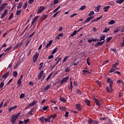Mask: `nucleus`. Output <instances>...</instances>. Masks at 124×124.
I'll use <instances>...</instances> for the list:
<instances>
[{
	"instance_id": "obj_13",
	"label": "nucleus",
	"mask_w": 124,
	"mask_h": 124,
	"mask_svg": "<svg viewBox=\"0 0 124 124\" xmlns=\"http://www.w3.org/2000/svg\"><path fill=\"white\" fill-rule=\"evenodd\" d=\"M8 75H9V72H7L6 74H5L4 75H3L2 76V78H3V79H6L7 76H8Z\"/></svg>"
},
{
	"instance_id": "obj_46",
	"label": "nucleus",
	"mask_w": 124,
	"mask_h": 124,
	"mask_svg": "<svg viewBox=\"0 0 124 124\" xmlns=\"http://www.w3.org/2000/svg\"><path fill=\"white\" fill-rule=\"evenodd\" d=\"M93 15H94V12H93V11H91L89 14V16H92Z\"/></svg>"
},
{
	"instance_id": "obj_55",
	"label": "nucleus",
	"mask_w": 124,
	"mask_h": 124,
	"mask_svg": "<svg viewBox=\"0 0 124 124\" xmlns=\"http://www.w3.org/2000/svg\"><path fill=\"white\" fill-rule=\"evenodd\" d=\"M59 13H60V11L57 12L55 14H54L52 17H56L59 14Z\"/></svg>"
},
{
	"instance_id": "obj_34",
	"label": "nucleus",
	"mask_w": 124,
	"mask_h": 124,
	"mask_svg": "<svg viewBox=\"0 0 124 124\" xmlns=\"http://www.w3.org/2000/svg\"><path fill=\"white\" fill-rule=\"evenodd\" d=\"M88 123L89 124H91L92 123H93V120L92 119H89L88 121H87Z\"/></svg>"
},
{
	"instance_id": "obj_7",
	"label": "nucleus",
	"mask_w": 124,
	"mask_h": 124,
	"mask_svg": "<svg viewBox=\"0 0 124 124\" xmlns=\"http://www.w3.org/2000/svg\"><path fill=\"white\" fill-rule=\"evenodd\" d=\"M68 79H69V77H66L65 78H63L61 81V84H63V83L66 82V81H67V80H68Z\"/></svg>"
},
{
	"instance_id": "obj_42",
	"label": "nucleus",
	"mask_w": 124,
	"mask_h": 124,
	"mask_svg": "<svg viewBox=\"0 0 124 124\" xmlns=\"http://www.w3.org/2000/svg\"><path fill=\"white\" fill-rule=\"evenodd\" d=\"M106 90H107L108 93H111V92L112 91H113V89L112 90V89L110 90V88L109 87H107Z\"/></svg>"
},
{
	"instance_id": "obj_40",
	"label": "nucleus",
	"mask_w": 124,
	"mask_h": 124,
	"mask_svg": "<svg viewBox=\"0 0 124 124\" xmlns=\"http://www.w3.org/2000/svg\"><path fill=\"white\" fill-rule=\"evenodd\" d=\"M43 64H44L43 62H41L39 64L40 66L39 67V70H40L41 68H42V66H43Z\"/></svg>"
},
{
	"instance_id": "obj_43",
	"label": "nucleus",
	"mask_w": 124,
	"mask_h": 124,
	"mask_svg": "<svg viewBox=\"0 0 124 124\" xmlns=\"http://www.w3.org/2000/svg\"><path fill=\"white\" fill-rule=\"evenodd\" d=\"M11 48H12V47L11 46L8 47L4 50V52H6V53H7V52H9V50H10V49H11Z\"/></svg>"
},
{
	"instance_id": "obj_63",
	"label": "nucleus",
	"mask_w": 124,
	"mask_h": 124,
	"mask_svg": "<svg viewBox=\"0 0 124 124\" xmlns=\"http://www.w3.org/2000/svg\"><path fill=\"white\" fill-rule=\"evenodd\" d=\"M68 114H69V112H68L67 111L65 112V117H66V118L68 117Z\"/></svg>"
},
{
	"instance_id": "obj_48",
	"label": "nucleus",
	"mask_w": 124,
	"mask_h": 124,
	"mask_svg": "<svg viewBox=\"0 0 124 124\" xmlns=\"http://www.w3.org/2000/svg\"><path fill=\"white\" fill-rule=\"evenodd\" d=\"M107 120V117H102L100 119V121H106Z\"/></svg>"
},
{
	"instance_id": "obj_38",
	"label": "nucleus",
	"mask_w": 124,
	"mask_h": 124,
	"mask_svg": "<svg viewBox=\"0 0 124 124\" xmlns=\"http://www.w3.org/2000/svg\"><path fill=\"white\" fill-rule=\"evenodd\" d=\"M101 8V5H98L96 7L97 9V12H99V10H100V9Z\"/></svg>"
},
{
	"instance_id": "obj_30",
	"label": "nucleus",
	"mask_w": 124,
	"mask_h": 124,
	"mask_svg": "<svg viewBox=\"0 0 124 124\" xmlns=\"http://www.w3.org/2000/svg\"><path fill=\"white\" fill-rule=\"evenodd\" d=\"M113 38V37H108L107 39V43H108V42L110 41V40H111V39Z\"/></svg>"
},
{
	"instance_id": "obj_39",
	"label": "nucleus",
	"mask_w": 124,
	"mask_h": 124,
	"mask_svg": "<svg viewBox=\"0 0 124 124\" xmlns=\"http://www.w3.org/2000/svg\"><path fill=\"white\" fill-rule=\"evenodd\" d=\"M21 12H22V10H17V11L16 12V15H17V16H19V15H20V14Z\"/></svg>"
},
{
	"instance_id": "obj_17",
	"label": "nucleus",
	"mask_w": 124,
	"mask_h": 124,
	"mask_svg": "<svg viewBox=\"0 0 124 124\" xmlns=\"http://www.w3.org/2000/svg\"><path fill=\"white\" fill-rule=\"evenodd\" d=\"M94 100L95 102H96V105L97 106H100V104H99V101L98 100H97V99L94 98Z\"/></svg>"
},
{
	"instance_id": "obj_15",
	"label": "nucleus",
	"mask_w": 124,
	"mask_h": 124,
	"mask_svg": "<svg viewBox=\"0 0 124 124\" xmlns=\"http://www.w3.org/2000/svg\"><path fill=\"white\" fill-rule=\"evenodd\" d=\"M17 106H14V107H12L11 108H10L9 109V111L10 112H11V111H12V110H15V109H16L17 108Z\"/></svg>"
},
{
	"instance_id": "obj_28",
	"label": "nucleus",
	"mask_w": 124,
	"mask_h": 124,
	"mask_svg": "<svg viewBox=\"0 0 124 124\" xmlns=\"http://www.w3.org/2000/svg\"><path fill=\"white\" fill-rule=\"evenodd\" d=\"M86 8H87V6L86 5H84V6H82L79 9V10H84V9H86Z\"/></svg>"
},
{
	"instance_id": "obj_54",
	"label": "nucleus",
	"mask_w": 124,
	"mask_h": 124,
	"mask_svg": "<svg viewBox=\"0 0 124 124\" xmlns=\"http://www.w3.org/2000/svg\"><path fill=\"white\" fill-rule=\"evenodd\" d=\"M24 97H25V94L22 93L20 95V98H24Z\"/></svg>"
},
{
	"instance_id": "obj_53",
	"label": "nucleus",
	"mask_w": 124,
	"mask_h": 124,
	"mask_svg": "<svg viewBox=\"0 0 124 124\" xmlns=\"http://www.w3.org/2000/svg\"><path fill=\"white\" fill-rule=\"evenodd\" d=\"M57 3H59V0H54L53 1V4L55 5V4H57Z\"/></svg>"
},
{
	"instance_id": "obj_26",
	"label": "nucleus",
	"mask_w": 124,
	"mask_h": 124,
	"mask_svg": "<svg viewBox=\"0 0 124 124\" xmlns=\"http://www.w3.org/2000/svg\"><path fill=\"white\" fill-rule=\"evenodd\" d=\"M57 51H58V48L57 47H56V48H55L53 49V50L51 52V55H54V54H55V53L57 52Z\"/></svg>"
},
{
	"instance_id": "obj_41",
	"label": "nucleus",
	"mask_w": 124,
	"mask_h": 124,
	"mask_svg": "<svg viewBox=\"0 0 124 124\" xmlns=\"http://www.w3.org/2000/svg\"><path fill=\"white\" fill-rule=\"evenodd\" d=\"M122 29H123V28H120V29L118 28V29H115L114 31V32L115 33H117V32H118L119 31H120V30H122Z\"/></svg>"
},
{
	"instance_id": "obj_44",
	"label": "nucleus",
	"mask_w": 124,
	"mask_h": 124,
	"mask_svg": "<svg viewBox=\"0 0 124 124\" xmlns=\"http://www.w3.org/2000/svg\"><path fill=\"white\" fill-rule=\"evenodd\" d=\"M109 25H114V24H115V21L111 20L109 23H108Z\"/></svg>"
},
{
	"instance_id": "obj_8",
	"label": "nucleus",
	"mask_w": 124,
	"mask_h": 124,
	"mask_svg": "<svg viewBox=\"0 0 124 124\" xmlns=\"http://www.w3.org/2000/svg\"><path fill=\"white\" fill-rule=\"evenodd\" d=\"M103 44H104V41L102 42H99L95 44V46L98 47V46H102Z\"/></svg>"
},
{
	"instance_id": "obj_31",
	"label": "nucleus",
	"mask_w": 124,
	"mask_h": 124,
	"mask_svg": "<svg viewBox=\"0 0 124 124\" xmlns=\"http://www.w3.org/2000/svg\"><path fill=\"white\" fill-rule=\"evenodd\" d=\"M61 8V6H59L58 7H57L53 11V13H55V12H57L59 9Z\"/></svg>"
},
{
	"instance_id": "obj_52",
	"label": "nucleus",
	"mask_w": 124,
	"mask_h": 124,
	"mask_svg": "<svg viewBox=\"0 0 124 124\" xmlns=\"http://www.w3.org/2000/svg\"><path fill=\"white\" fill-rule=\"evenodd\" d=\"M3 86H4V83H3V82H1L0 84V89H2V88H3Z\"/></svg>"
},
{
	"instance_id": "obj_61",
	"label": "nucleus",
	"mask_w": 124,
	"mask_h": 124,
	"mask_svg": "<svg viewBox=\"0 0 124 124\" xmlns=\"http://www.w3.org/2000/svg\"><path fill=\"white\" fill-rule=\"evenodd\" d=\"M50 88V85H47L45 89V91H47V90H48V89Z\"/></svg>"
},
{
	"instance_id": "obj_62",
	"label": "nucleus",
	"mask_w": 124,
	"mask_h": 124,
	"mask_svg": "<svg viewBox=\"0 0 124 124\" xmlns=\"http://www.w3.org/2000/svg\"><path fill=\"white\" fill-rule=\"evenodd\" d=\"M91 18H90V17H88L86 19V20H85V22H87V23H88V22H90V21H91Z\"/></svg>"
},
{
	"instance_id": "obj_37",
	"label": "nucleus",
	"mask_w": 124,
	"mask_h": 124,
	"mask_svg": "<svg viewBox=\"0 0 124 124\" xmlns=\"http://www.w3.org/2000/svg\"><path fill=\"white\" fill-rule=\"evenodd\" d=\"M50 119H51V117H50L49 118L45 119V122L47 123L48 122V123H50Z\"/></svg>"
},
{
	"instance_id": "obj_27",
	"label": "nucleus",
	"mask_w": 124,
	"mask_h": 124,
	"mask_svg": "<svg viewBox=\"0 0 124 124\" xmlns=\"http://www.w3.org/2000/svg\"><path fill=\"white\" fill-rule=\"evenodd\" d=\"M82 72H83V73H85V74H90V73H91V72L89 71H87V70H83L82 71ZM84 75H85L84 74H83Z\"/></svg>"
},
{
	"instance_id": "obj_19",
	"label": "nucleus",
	"mask_w": 124,
	"mask_h": 124,
	"mask_svg": "<svg viewBox=\"0 0 124 124\" xmlns=\"http://www.w3.org/2000/svg\"><path fill=\"white\" fill-rule=\"evenodd\" d=\"M85 102L86 103V104H87V105H88V106H91V105L90 103H91V101L89 100H85Z\"/></svg>"
},
{
	"instance_id": "obj_9",
	"label": "nucleus",
	"mask_w": 124,
	"mask_h": 124,
	"mask_svg": "<svg viewBox=\"0 0 124 124\" xmlns=\"http://www.w3.org/2000/svg\"><path fill=\"white\" fill-rule=\"evenodd\" d=\"M39 18V16H36L35 17V18L33 19L32 21L31 22V26H32L36 21V20H37V18Z\"/></svg>"
},
{
	"instance_id": "obj_47",
	"label": "nucleus",
	"mask_w": 124,
	"mask_h": 124,
	"mask_svg": "<svg viewBox=\"0 0 124 124\" xmlns=\"http://www.w3.org/2000/svg\"><path fill=\"white\" fill-rule=\"evenodd\" d=\"M13 75L14 77H17V76L18 75V73L16 71L14 72Z\"/></svg>"
},
{
	"instance_id": "obj_56",
	"label": "nucleus",
	"mask_w": 124,
	"mask_h": 124,
	"mask_svg": "<svg viewBox=\"0 0 124 124\" xmlns=\"http://www.w3.org/2000/svg\"><path fill=\"white\" fill-rule=\"evenodd\" d=\"M69 56H66L64 57V60H63V62H65L66 60L68 59Z\"/></svg>"
},
{
	"instance_id": "obj_24",
	"label": "nucleus",
	"mask_w": 124,
	"mask_h": 124,
	"mask_svg": "<svg viewBox=\"0 0 124 124\" xmlns=\"http://www.w3.org/2000/svg\"><path fill=\"white\" fill-rule=\"evenodd\" d=\"M106 37V36H105V35L100 37V41H102V40H105Z\"/></svg>"
},
{
	"instance_id": "obj_50",
	"label": "nucleus",
	"mask_w": 124,
	"mask_h": 124,
	"mask_svg": "<svg viewBox=\"0 0 124 124\" xmlns=\"http://www.w3.org/2000/svg\"><path fill=\"white\" fill-rule=\"evenodd\" d=\"M65 71H66V72H69V71H70V67H67L65 69Z\"/></svg>"
},
{
	"instance_id": "obj_45",
	"label": "nucleus",
	"mask_w": 124,
	"mask_h": 124,
	"mask_svg": "<svg viewBox=\"0 0 124 124\" xmlns=\"http://www.w3.org/2000/svg\"><path fill=\"white\" fill-rule=\"evenodd\" d=\"M25 124H27L28 123H30V119H27L25 120L24 121Z\"/></svg>"
},
{
	"instance_id": "obj_3",
	"label": "nucleus",
	"mask_w": 124,
	"mask_h": 124,
	"mask_svg": "<svg viewBox=\"0 0 124 124\" xmlns=\"http://www.w3.org/2000/svg\"><path fill=\"white\" fill-rule=\"evenodd\" d=\"M38 57H39V53H38V52H36V53L34 55L33 57V62H35L37 61V59H38Z\"/></svg>"
},
{
	"instance_id": "obj_11",
	"label": "nucleus",
	"mask_w": 124,
	"mask_h": 124,
	"mask_svg": "<svg viewBox=\"0 0 124 124\" xmlns=\"http://www.w3.org/2000/svg\"><path fill=\"white\" fill-rule=\"evenodd\" d=\"M45 9V7H43V6H40L39 7V9L38 10V13H41L43 10Z\"/></svg>"
},
{
	"instance_id": "obj_32",
	"label": "nucleus",
	"mask_w": 124,
	"mask_h": 124,
	"mask_svg": "<svg viewBox=\"0 0 124 124\" xmlns=\"http://www.w3.org/2000/svg\"><path fill=\"white\" fill-rule=\"evenodd\" d=\"M76 33H77V31L75 30L73 33L71 35V37H73L74 35H76Z\"/></svg>"
},
{
	"instance_id": "obj_20",
	"label": "nucleus",
	"mask_w": 124,
	"mask_h": 124,
	"mask_svg": "<svg viewBox=\"0 0 124 124\" xmlns=\"http://www.w3.org/2000/svg\"><path fill=\"white\" fill-rule=\"evenodd\" d=\"M124 2V0H117L116 1V3H118L119 4H121Z\"/></svg>"
},
{
	"instance_id": "obj_2",
	"label": "nucleus",
	"mask_w": 124,
	"mask_h": 124,
	"mask_svg": "<svg viewBox=\"0 0 124 124\" xmlns=\"http://www.w3.org/2000/svg\"><path fill=\"white\" fill-rule=\"evenodd\" d=\"M107 83H109V88H110V90H112L113 84L114 83V81L112 80V79H111V78H107Z\"/></svg>"
},
{
	"instance_id": "obj_5",
	"label": "nucleus",
	"mask_w": 124,
	"mask_h": 124,
	"mask_svg": "<svg viewBox=\"0 0 124 124\" xmlns=\"http://www.w3.org/2000/svg\"><path fill=\"white\" fill-rule=\"evenodd\" d=\"M7 5V3H3L0 6V12H1V11H3V9H4V8Z\"/></svg>"
},
{
	"instance_id": "obj_36",
	"label": "nucleus",
	"mask_w": 124,
	"mask_h": 124,
	"mask_svg": "<svg viewBox=\"0 0 124 124\" xmlns=\"http://www.w3.org/2000/svg\"><path fill=\"white\" fill-rule=\"evenodd\" d=\"M52 75H53V73H51L49 74V75L48 76V77L46 79V81H49V79H50V78H51V76H52Z\"/></svg>"
},
{
	"instance_id": "obj_35",
	"label": "nucleus",
	"mask_w": 124,
	"mask_h": 124,
	"mask_svg": "<svg viewBox=\"0 0 124 124\" xmlns=\"http://www.w3.org/2000/svg\"><path fill=\"white\" fill-rule=\"evenodd\" d=\"M86 62H87V64L88 65H91V63H90V58H87L86 59Z\"/></svg>"
},
{
	"instance_id": "obj_58",
	"label": "nucleus",
	"mask_w": 124,
	"mask_h": 124,
	"mask_svg": "<svg viewBox=\"0 0 124 124\" xmlns=\"http://www.w3.org/2000/svg\"><path fill=\"white\" fill-rule=\"evenodd\" d=\"M59 108L60 110H62L63 111H64V110H65V108L63 107H60Z\"/></svg>"
},
{
	"instance_id": "obj_21",
	"label": "nucleus",
	"mask_w": 124,
	"mask_h": 124,
	"mask_svg": "<svg viewBox=\"0 0 124 124\" xmlns=\"http://www.w3.org/2000/svg\"><path fill=\"white\" fill-rule=\"evenodd\" d=\"M36 103V101H33L32 103H31V104H30L29 105V107H32L34 105H35V104Z\"/></svg>"
},
{
	"instance_id": "obj_25",
	"label": "nucleus",
	"mask_w": 124,
	"mask_h": 124,
	"mask_svg": "<svg viewBox=\"0 0 124 124\" xmlns=\"http://www.w3.org/2000/svg\"><path fill=\"white\" fill-rule=\"evenodd\" d=\"M60 100L61 101V102H66V99H65L64 98L60 97Z\"/></svg>"
},
{
	"instance_id": "obj_60",
	"label": "nucleus",
	"mask_w": 124,
	"mask_h": 124,
	"mask_svg": "<svg viewBox=\"0 0 124 124\" xmlns=\"http://www.w3.org/2000/svg\"><path fill=\"white\" fill-rule=\"evenodd\" d=\"M77 93H78V94H82V92L79 89H78Z\"/></svg>"
},
{
	"instance_id": "obj_6",
	"label": "nucleus",
	"mask_w": 124,
	"mask_h": 124,
	"mask_svg": "<svg viewBox=\"0 0 124 124\" xmlns=\"http://www.w3.org/2000/svg\"><path fill=\"white\" fill-rule=\"evenodd\" d=\"M76 108L77 110L78 111H81L82 110V107H81V105L79 104H77L76 105Z\"/></svg>"
},
{
	"instance_id": "obj_33",
	"label": "nucleus",
	"mask_w": 124,
	"mask_h": 124,
	"mask_svg": "<svg viewBox=\"0 0 124 124\" xmlns=\"http://www.w3.org/2000/svg\"><path fill=\"white\" fill-rule=\"evenodd\" d=\"M27 6H28V3L27 2H25L24 3V5L23 6V9H26V8H27Z\"/></svg>"
},
{
	"instance_id": "obj_22",
	"label": "nucleus",
	"mask_w": 124,
	"mask_h": 124,
	"mask_svg": "<svg viewBox=\"0 0 124 124\" xmlns=\"http://www.w3.org/2000/svg\"><path fill=\"white\" fill-rule=\"evenodd\" d=\"M57 116H58V114H57V113H54L53 115H51L50 116V118H52V119H56V118H57Z\"/></svg>"
},
{
	"instance_id": "obj_14",
	"label": "nucleus",
	"mask_w": 124,
	"mask_h": 124,
	"mask_svg": "<svg viewBox=\"0 0 124 124\" xmlns=\"http://www.w3.org/2000/svg\"><path fill=\"white\" fill-rule=\"evenodd\" d=\"M109 8H110V6H109L104 7L103 8V9L104 10V12H108V9H109Z\"/></svg>"
},
{
	"instance_id": "obj_51",
	"label": "nucleus",
	"mask_w": 124,
	"mask_h": 124,
	"mask_svg": "<svg viewBox=\"0 0 124 124\" xmlns=\"http://www.w3.org/2000/svg\"><path fill=\"white\" fill-rule=\"evenodd\" d=\"M13 17V13H11L10 16L9 17L8 20H11Z\"/></svg>"
},
{
	"instance_id": "obj_4",
	"label": "nucleus",
	"mask_w": 124,
	"mask_h": 124,
	"mask_svg": "<svg viewBox=\"0 0 124 124\" xmlns=\"http://www.w3.org/2000/svg\"><path fill=\"white\" fill-rule=\"evenodd\" d=\"M8 12V10H7V9H5L4 13L1 15L0 19H2L4 18L6 14H7Z\"/></svg>"
},
{
	"instance_id": "obj_18",
	"label": "nucleus",
	"mask_w": 124,
	"mask_h": 124,
	"mask_svg": "<svg viewBox=\"0 0 124 124\" xmlns=\"http://www.w3.org/2000/svg\"><path fill=\"white\" fill-rule=\"evenodd\" d=\"M23 45V43H19L18 44H17L16 46H15V48L16 49H17V48H19V47L22 46Z\"/></svg>"
},
{
	"instance_id": "obj_29",
	"label": "nucleus",
	"mask_w": 124,
	"mask_h": 124,
	"mask_svg": "<svg viewBox=\"0 0 124 124\" xmlns=\"http://www.w3.org/2000/svg\"><path fill=\"white\" fill-rule=\"evenodd\" d=\"M115 71H116V69L112 67V68L110 69L109 71V73H112L113 72H115Z\"/></svg>"
},
{
	"instance_id": "obj_64",
	"label": "nucleus",
	"mask_w": 124,
	"mask_h": 124,
	"mask_svg": "<svg viewBox=\"0 0 124 124\" xmlns=\"http://www.w3.org/2000/svg\"><path fill=\"white\" fill-rule=\"evenodd\" d=\"M76 15H77V14H74L70 16V18H73V17H74L75 16H76Z\"/></svg>"
},
{
	"instance_id": "obj_49",
	"label": "nucleus",
	"mask_w": 124,
	"mask_h": 124,
	"mask_svg": "<svg viewBox=\"0 0 124 124\" xmlns=\"http://www.w3.org/2000/svg\"><path fill=\"white\" fill-rule=\"evenodd\" d=\"M34 1V0H29L28 2L29 4H32V3H33Z\"/></svg>"
},
{
	"instance_id": "obj_59",
	"label": "nucleus",
	"mask_w": 124,
	"mask_h": 124,
	"mask_svg": "<svg viewBox=\"0 0 124 124\" xmlns=\"http://www.w3.org/2000/svg\"><path fill=\"white\" fill-rule=\"evenodd\" d=\"M48 108H49V107H48V106L44 107L43 108V110H44V111H46V110H47V109H48Z\"/></svg>"
},
{
	"instance_id": "obj_10",
	"label": "nucleus",
	"mask_w": 124,
	"mask_h": 124,
	"mask_svg": "<svg viewBox=\"0 0 124 124\" xmlns=\"http://www.w3.org/2000/svg\"><path fill=\"white\" fill-rule=\"evenodd\" d=\"M44 73V71H41L40 72V73L39 74V75L38 76V78L39 80H40V79H41V77H42V76H43Z\"/></svg>"
},
{
	"instance_id": "obj_23",
	"label": "nucleus",
	"mask_w": 124,
	"mask_h": 124,
	"mask_svg": "<svg viewBox=\"0 0 124 124\" xmlns=\"http://www.w3.org/2000/svg\"><path fill=\"white\" fill-rule=\"evenodd\" d=\"M23 6V2H20L17 5V9H20Z\"/></svg>"
},
{
	"instance_id": "obj_57",
	"label": "nucleus",
	"mask_w": 124,
	"mask_h": 124,
	"mask_svg": "<svg viewBox=\"0 0 124 124\" xmlns=\"http://www.w3.org/2000/svg\"><path fill=\"white\" fill-rule=\"evenodd\" d=\"M109 30H110L109 29H107V28H105V29H104V30L103 31V32H108V31H109Z\"/></svg>"
},
{
	"instance_id": "obj_12",
	"label": "nucleus",
	"mask_w": 124,
	"mask_h": 124,
	"mask_svg": "<svg viewBox=\"0 0 124 124\" xmlns=\"http://www.w3.org/2000/svg\"><path fill=\"white\" fill-rule=\"evenodd\" d=\"M47 17H48V15H44L41 16V21H44V20H45L46 18H47Z\"/></svg>"
},
{
	"instance_id": "obj_1",
	"label": "nucleus",
	"mask_w": 124,
	"mask_h": 124,
	"mask_svg": "<svg viewBox=\"0 0 124 124\" xmlns=\"http://www.w3.org/2000/svg\"><path fill=\"white\" fill-rule=\"evenodd\" d=\"M21 114V112H19L18 113H17L15 115H13L11 116V123H12V124H15V122L17 119L19 117V116Z\"/></svg>"
},
{
	"instance_id": "obj_16",
	"label": "nucleus",
	"mask_w": 124,
	"mask_h": 124,
	"mask_svg": "<svg viewBox=\"0 0 124 124\" xmlns=\"http://www.w3.org/2000/svg\"><path fill=\"white\" fill-rule=\"evenodd\" d=\"M52 43H53V40H51L49 42V43L46 45V48H48V47H50L51 45H52Z\"/></svg>"
}]
</instances>
